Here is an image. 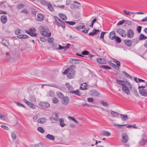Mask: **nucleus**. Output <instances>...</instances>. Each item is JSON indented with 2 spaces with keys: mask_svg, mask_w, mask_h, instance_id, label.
<instances>
[{
  "mask_svg": "<svg viewBox=\"0 0 147 147\" xmlns=\"http://www.w3.org/2000/svg\"><path fill=\"white\" fill-rule=\"evenodd\" d=\"M39 30L41 34L43 36L49 37L51 36V34L48 29H45L43 26H41L39 28Z\"/></svg>",
  "mask_w": 147,
  "mask_h": 147,
  "instance_id": "nucleus-1",
  "label": "nucleus"
},
{
  "mask_svg": "<svg viewBox=\"0 0 147 147\" xmlns=\"http://www.w3.org/2000/svg\"><path fill=\"white\" fill-rule=\"evenodd\" d=\"M64 74H66L67 77L69 78H72L74 77L75 71L72 69H68L65 70L63 72Z\"/></svg>",
  "mask_w": 147,
  "mask_h": 147,
  "instance_id": "nucleus-2",
  "label": "nucleus"
},
{
  "mask_svg": "<svg viewBox=\"0 0 147 147\" xmlns=\"http://www.w3.org/2000/svg\"><path fill=\"white\" fill-rule=\"evenodd\" d=\"M54 18L56 24L58 27H61L63 28H65V23L58 17L55 16Z\"/></svg>",
  "mask_w": 147,
  "mask_h": 147,
  "instance_id": "nucleus-3",
  "label": "nucleus"
},
{
  "mask_svg": "<svg viewBox=\"0 0 147 147\" xmlns=\"http://www.w3.org/2000/svg\"><path fill=\"white\" fill-rule=\"evenodd\" d=\"M25 32L32 37H35L37 35V34L35 33L36 29L34 28H30L28 30H26Z\"/></svg>",
  "mask_w": 147,
  "mask_h": 147,
  "instance_id": "nucleus-4",
  "label": "nucleus"
},
{
  "mask_svg": "<svg viewBox=\"0 0 147 147\" xmlns=\"http://www.w3.org/2000/svg\"><path fill=\"white\" fill-rule=\"evenodd\" d=\"M116 32L123 37H125L127 36V33L123 29L121 28L118 29L116 30Z\"/></svg>",
  "mask_w": 147,
  "mask_h": 147,
  "instance_id": "nucleus-5",
  "label": "nucleus"
},
{
  "mask_svg": "<svg viewBox=\"0 0 147 147\" xmlns=\"http://www.w3.org/2000/svg\"><path fill=\"white\" fill-rule=\"evenodd\" d=\"M129 140V138L127 135L125 134H122V142L124 143L127 142Z\"/></svg>",
  "mask_w": 147,
  "mask_h": 147,
  "instance_id": "nucleus-6",
  "label": "nucleus"
},
{
  "mask_svg": "<svg viewBox=\"0 0 147 147\" xmlns=\"http://www.w3.org/2000/svg\"><path fill=\"white\" fill-rule=\"evenodd\" d=\"M134 36V32L131 29L129 30L127 32V36L129 38H133Z\"/></svg>",
  "mask_w": 147,
  "mask_h": 147,
  "instance_id": "nucleus-7",
  "label": "nucleus"
},
{
  "mask_svg": "<svg viewBox=\"0 0 147 147\" xmlns=\"http://www.w3.org/2000/svg\"><path fill=\"white\" fill-rule=\"evenodd\" d=\"M39 105L45 108H48L50 106V105L48 103L44 102H40L39 103Z\"/></svg>",
  "mask_w": 147,
  "mask_h": 147,
  "instance_id": "nucleus-8",
  "label": "nucleus"
},
{
  "mask_svg": "<svg viewBox=\"0 0 147 147\" xmlns=\"http://www.w3.org/2000/svg\"><path fill=\"white\" fill-rule=\"evenodd\" d=\"M91 94L94 96L98 97L100 95V93L96 90H92L90 91Z\"/></svg>",
  "mask_w": 147,
  "mask_h": 147,
  "instance_id": "nucleus-9",
  "label": "nucleus"
},
{
  "mask_svg": "<svg viewBox=\"0 0 147 147\" xmlns=\"http://www.w3.org/2000/svg\"><path fill=\"white\" fill-rule=\"evenodd\" d=\"M139 92L140 94L142 96H147V92L146 90L144 89H139Z\"/></svg>",
  "mask_w": 147,
  "mask_h": 147,
  "instance_id": "nucleus-10",
  "label": "nucleus"
},
{
  "mask_svg": "<svg viewBox=\"0 0 147 147\" xmlns=\"http://www.w3.org/2000/svg\"><path fill=\"white\" fill-rule=\"evenodd\" d=\"M123 91L127 94L129 95L130 94V90L129 88L125 85L123 86L122 88Z\"/></svg>",
  "mask_w": 147,
  "mask_h": 147,
  "instance_id": "nucleus-11",
  "label": "nucleus"
},
{
  "mask_svg": "<svg viewBox=\"0 0 147 147\" xmlns=\"http://www.w3.org/2000/svg\"><path fill=\"white\" fill-rule=\"evenodd\" d=\"M58 115L57 114H55L54 115L52 116L49 118V120L50 121L54 120L56 121H59V117H58Z\"/></svg>",
  "mask_w": 147,
  "mask_h": 147,
  "instance_id": "nucleus-12",
  "label": "nucleus"
},
{
  "mask_svg": "<svg viewBox=\"0 0 147 147\" xmlns=\"http://www.w3.org/2000/svg\"><path fill=\"white\" fill-rule=\"evenodd\" d=\"M47 121L45 117H42L39 118L37 120V122L39 123L43 124L45 123Z\"/></svg>",
  "mask_w": 147,
  "mask_h": 147,
  "instance_id": "nucleus-13",
  "label": "nucleus"
},
{
  "mask_svg": "<svg viewBox=\"0 0 147 147\" xmlns=\"http://www.w3.org/2000/svg\"><path fill=\"white\" fill-rule=\"evenodd\" d=\"M96 60L100 64H105L107 63L106 60L102 58H97L96 59Z\"/></svg>",
  "mask_w": 147,
  "mask_h": 147,
  "instance_id": "nucleus-14",
  "label": "nucleus"
},
{
  "mask_svg": "<svg viewBox=\"0 0 147 147\" xmlns=\"http://www.w3.org/2000/svg\"><path fill=\"white\" fill-rule=\"evenodd\" d=\"M7 16L5 15H3L1 17V22L3 24H5L7 22Z\"/></svg>",
  "mask_w": 147,
  "mask_h": 147,
  "instance_id": "nucleus-15",
  "label": "nucleus"
},
{
  "mask_svg": "<svg viewBox=\"0 0 147 147\" xmlns=\"http://www.w3.org/2000/svg\"><path fill=\"white\" fill-rule=\"evenodd\" d=\"M109 37L111 40H113L115 39L116 37L115 31H113L110 32Z\"/></svg>",
  "mask_w": 147,
  "mask_h": 147,
  "instance_id": "nucleus-16",
  "label": "nucleus"
},
{
  "mask_svg": "<svg viewBox=\"0 0 147 147\" xmlns=\"http://www.w3.org/2000/svg\"><path fill=\"white\" fill-rule=\"evenodd\" d=\"M99 30L94 29L93 30L92 32L89 33V35L93 36L97 34V33L99 32Z\"/></svg>",
  "mask_w": 147,
  "mask_h": 147,
  "instance_id": "nucleus-17",
  "label": "nucleus"
},
{
  "mask_svg": "<svg viewBox=\"0 0 147 147\" xmlns=\"http://www.w3.org/2000/svg\"><path fill=\"white\" fill-rule=\"evenodd\" d=\"M69 99L68 97H66L64 98L62 101V103L63 104L67 105L68 103Z\"/></svg>",
  "mask_w": 147,
  "mask_h": 147,
  "instance_id": "nucleus-18",
  "label": "nucleus"
},
{
  "mask_svg": "<svg viewBox=\"0 0 147 147\" xmlns=\"http://www.w3.org/2000/svg\"><path fill=\"white\" fill-rule=\"evenodd\" d=\"M17 37L19 39H26L28 38L29 36L26 34H21L17 36Z\"/></svg>",
  "mask_w": 147,
  "mask_h": 147,
  "instance_id": "nucleus-19",
  "label": "nucleus"
},
{
  "mask_svg": "<svg viewBox=\"0 0 147 147\" xmlns=\"http://www.w3.org/2000/svg\"><path fill=\"white\" fill-rule=\"evenodd\" d=\"M37 20L38 21H42L44 20V16L40 13L37 14Z\"/></svg>",
  "mask_w": 147,
  "mask_h": 147,
  "instance_id": "nucleus-20",
  "label": "nucleus"
},
{
  "mask_svg": "<svg viewBox=\"0 0 147 147\" xmlns=\"http://www.w3.org/2000/svg\"><path fill=\"white\" fill-rule=\"evenodd\" d=\"M45 137L46 138L52 141L54 140L55 139L54 136L49 134H48Z\"/></svg>",
  "mask_w": 147,
  "mask_h": 147,
  "instance_id": "nucleus-21",
  "label": "nucleus"
},
{
  "mask_svg": "<svg viewBox=\"0 0 147 147\" xmlns=\"http://www.w3.org/2000/svg\"><path fill=\"white\" fill-rule=\"evenodd\" d=\"M111 114L112 115V117L113 118L117 117L119 115V114L118 113L113 111H111Z\"/></svg>",
  "mask_w": 147,
  "mask_h": 147,
  "instance_id": "nucleus-22",
  "label": "nucleus"
},
{
  "mask_svg": "<svg viewBox=\"0 0 147 147\" xmlns=\"http://www.w3.org/2000/svg\"><path fill=\"white\" fill-rule=\"evenodd\" d=\"M70 8L72 9H79V6L76 5L74 3L72 4L70 6Z\"/></svg>",
  "mask_w": 147,
  "mask_h": 147,
  "instance_id": "nucleus-23",
  "label": "nucleus"
},
{
  "mask_svg": "<svg viewBox=\"0 0 147 147\" xmlns=\"http://www.w3.org/2000/svg\"><path fill=\"white\" fill-rule=\"evenodd\" d=\"M70 92L75 94V95L78 96H81V92L78 90H77L73 91H71Z\"/></svg>",
  "mask_w": 147,
  "mask_h": 147,
  "instance_id": "nucleus-24",
  "label": "nucleus"
},
{
  "mask_svg": "<svg viewBox=\"0 0 147 147\" xmlns=\"http://www.w3.org/2000/svg\"><path fill=\"white\" fill-rule=\"evenodd\" d=\"M101 134L102 135L108 137L111 135V134L107 131H105L102 132Z\"/></svg>",
  "mask_w": 147,
  "mask_h": 147,
  "instance_id": "nucleus-25",
  "label": "nucleus"
},
{
  "mask_svg": "<svg viewBox=\"0 0 147 147\" xmlns=\"http://www.w3.org/2000/svg\"><path fill=\"white\" fill-rule=\"evenodd\" d=\"M125 44L126 45L129 47H130L132 45V42L130 40H125Z\"/></svg>",
  "mask_w": 147,
  "mask_h": 147,
  "instance_id": "nucleus-26",
  "label": "nucleus"
},
{
  "mask_svg": "<svg viewBox=\"0 0 147 147\" xmlns=\"http://www.w3.org/2000/svg\"><path fill=\"white\" fill-rule=\"evenodd\" d=\"M59 16L61 18L64 20H65L67 19L66 16L64 14L59 13Z\"/></svg>",
  "mask_w": 147,
  "mask_h": 147,
  "instance_id": "nucleus-27",
  "label": "nucleus"
},
{
  "mask_svg": "<svg viewBox=\"0 0 147 147\" xmlns=\"http://www.w3.org/2000/svg\"><path fill=\"white\" fill-rule=\"evenodd\" d=\"M47 6L49 9L51 11H54V10L53 8V6L51 3H47Z\"/></svg>",
  "mask_w": 147,
  "mask_h": 147,
  "instance_id": "nucleus-28",
  "label": "nucleus"
},
{
  "mask_svg": "<svg viewBox=\"0 0 147 147\" xmlns=\"http://www.w3.org/2000/svg\"><path fill=\"white\" fill-rule=\"evenodd\" d=\"M57 96L59 98L61 99L64 98V95L61 92H57Z\"/></svg>",
  "mask_w": 147,
  "mask_h": 147,
  "instance_id": "nucleus-29",
  "label": "nucleus"
},
{
  "mask_svg": "<svg viewBox=\"0 0 147 147\" xmlns=\"http://www.w3.org/2000/svg\"><path fill=\"white\" fill-rule=\"evenodd\" d=\"M59 122L61 126L64 127L65 125V124L64 123V120L63 118H60L59 119Z\"/></svg>",
  "mask_w": 147,
  "mask_h": 147,
  "instance_id": "nucleus-30",
  "label": "nucleus"
},
{
  "mask_svg": "<svg viewBox=\"0 0 147 147\" xmlns=\"http://www.w3.org/2000/svg\"><path fill=\"white\" fill-rule=\"evenodd\" d=\"M2 44L4 45L5 46H8L9 45V43L8 41L7 40L5 39H4L3 40Z\"/></svg>",
  "mask_w": 147,
  "mask_h": 147,
  "instance_id": "nucleus-31",
  "label": "nucleus"
},
{
  "mask_svg": "<svg viewBox=\"0 0 147 147\" xmlns=\"http://www.w3.org/2000/svg\"><path fill=\"white\" fill-rule=\"evenodd\" d=\"M125 82L124 81L118 80L117 79L116 80V82L119 84L122 85V87H123V86H124L125 85L124 84Z\"/></svg>",
  "mask_w": 147,
  "mask_h": 147,
  "instance_id": "nucleus-32",
  "label": "nucleus"
},
{
  "mask_svg": "<svg viewBox=\"0 0 147 147\" xmlns=\"http://www.w3.org/2000/svg\"><path fill=\"white\" fill-rule=\"evenodd\" d=\"M120 115L121 119L123 120L126 121L128 119V117L127 115H125L123 114H120Z\"/></svg>",
  "mask_w": 147,
  "mask_h": 147,
  "instance_id": "nucleus-33",
  "label": "nucleus"
},
{
  "mask_svg": "<svg viewBox=\"0 0 147 147\" xmlns=\"http://www.w3.org/2000/svg\"><path fill=\"white\" fill-rule=\"evenodd\" d=\"M147 38V37L144 34H141L139 37V40H145Z\"/></svg>",
  "mask_w": 147,
  "mask_h": 147,
  "instance_id": "nucleus-34",
  "label": "nucleus"
},
{
  "mask_svg": "<svg viewBox=\"0 0 147 147\" xmlns=\"http://www.w3.org/2000/svg\"><path fill=\"white\" fill-rule=\"evenodd\" d=\"M1 117L0 119H1L2 120H3L5 121H6L8 119V118L7 117V115L6 114H5L4 115H1Z\"/></svg>",
  "mask_w": 147,
  "mask_h": 147,
  "instance_id": "nucleus-35",
  "label": "nucleus"
},
{
  "mask_svg": "<svg viewBox=\"0 0 147 147\" xmlns=\"http://www.w3.org/2000/svg\"><path fill=\"white\" fill-rule=\"evenodd\" d=\"M27 105L30 108L33 109H35L36 108L35 106L33 104V103L29 102L28 104Z\"/></svg>",
  "mask_w": 147,
  "mask_h": 147,
  "instance_id": "nucleus-36",
  "label": "nucleus"
},
{
  "mask_svg": "<svg viewBox=\"0 0 147 147\" xmlns=\"http://www.w3.org/2000/svg\"><path fill=\"white\" fill-rule=\"evenodd\" d=\"M85 25H84L83 26H80L78 27H76L75 28L77 30H80L83 28L85 29Z\"/></svg>",
  "mask_w": 147,
  "mask_h": 147,
  "instance_id": "nucleus-37",
  "label": "nucleus"
},
{
  "mask_svg": "<svg viewBox=\"0 0 147 147\" xmlns=\"http://www.w3.org/2000/svg\"><path fill=\"white\" fill-rule=\"evenodd\" d=\"M147 141L145 139H143L140 142V144L142 146H144L146 142Z\"/></svg>",
  "mask_w": 147,
  "mask_h": 147,
  "instance_id": "nucleus-38",
  "label": "nucleus"
},
{
  "mask_svg": "<svg viewBox=\"0 0 147 147\" xmlns=\"http://www.w3.org/2000/svg\"><path fill=\"white\" fill-rule=\"evenodd\" d=\"M46 85L48 86H51L52 87H55V88H58V89L60 88V87H59V86L57 85L56 84H49L48 85Z\"/></svg>",
  "mask_w": 147,
  "mask_h": 147,
  "instance_id": "nucleus-39",
  "label": "nucleus"
},
{
  "mask_svg": "<svg viewBox=\"0 0 147 147\" xmlns=\"http://www.w3.org/2000/svg\"><path fill=\"white\" fill-rule=\"evenodd\" d=\"M82 85L84 86V87L82 86H81L80 88V89L82 90H85L86 89V87L87 86V84L86 83L82 84Z\"/></svg>",
  "mask_w": 147,
  "mask_h": 147,
  "instance_id": "nucleus-40",
  "label": "nucleus"
},
{
  "mask_svg": "<svg viewBox=\"0 0 147 147\" xmlns=\"http://www.w3.org/2000/svg\"><path fill=\"white\" fill-rule=\"evenodd\" d=\"M38 130L42 133H43L45 132V130L42 127H39L37 128Z\"/></svg>",
  "mask_w": 147,
  "mask_h": 147,
  "instance_id": "nucleus-41",
  "label": "nucleus"
},
{
  "mask_svg": "<svg viewBox=\"0 0 147 147\" xmlns=\"http://www.w3.org/2000/svg\"><path fill=\"white\" fill-rule=\"evenodd\" d=\"M68 118L69 119L71 120L74 121L76 123L78 124V121L73 117L69 116L68 117Z\"/></svg>",
  "mask_w": 147,
  "mask_h": 147,
  "instance_id": "nucleus-42",
  "label": "nucleus"
},
{
  "mask_svg": "<svg viewBox=\"0 0 147 147\" xmlns=\"http://www.w3.org/2000/svg\"><path fill=\"white\" fill-rule=\"evenodd\" d=\"M14 102L18 106L22 107L24 108H25V106L20 103L16 101H14Z\"/></svg>",
  "mask_w": 147,
  "mask_h": 147,
  "instance_id": "nucleus-43",
  "label": "nucleus"
},
{
  "mask_svg": "<svg viewBox=\"0 0 147 147\" xmlns=\"http://www.w3.org/2000/svg\"><path fill=\"white\" fill-rule=\"evenodd\" d=\"M55 95L54 92L52 90H50L49 92V95L51 97H53Z\"/></svg>",
  "mask_w": 147,
  "mask_h": 147,
  "instance_id": "nucleus-44",
  "label": "nucleus"
},
{
  "mask_svg": "<svg viewBox=\"0 0 147 147\" xmlns=\"http://www.w3.org/2000/svg\"><path fill=\"white\" fill-rule=\"evenodd\" d=\"M101 103L102 105L104 107H108L109 106L108 104L106 102H105L103 100L101 101Z\"/></svg>",
  "mask_w": 147,
  "mask_h": 147,
  "instance_id": "nucleus-45",
  "label": "nucleus"
},
{
  "mask_svg": "<svg viewBox=\"0 0 147 147\" xmlns=\"http://www.w3.org/2000/svg\"><path fill=\"white\" fill-rule=\"evenodd\" d=\"M110 65L117 70H118L119 69V67H118V66H117L116 65L112 63H111Z\"/></svg>",
  "mask_w": 147,
  "mask_h": 147,
  "instance_id": "nucleus-46",
  "label": "nucleus"
},
{
  "mask_svg": "<svg viewBox=\"0 0 147 147\" xmlns=\"http://www.w3.org/2000/svg\"><path fill=\"white\" fill-rule=\"evenodd\" d=\"M65 22L71 26L75 25L76 23L75 22L72 21H65Z\"/></svg>",
  "mask_w": 147,
  "mask_h": 147,
  "instance_id": "nucleus-47",
  "label": "nucleus"
},
{
  "mask_svg": "<svg viewBox=\"0 0 147 147\" xmlns=\"http://www.w3.org/2000/svg\"><path fill=\"white\" fill-rule=\"evenodd\" d=\"M122 73L123 74H124L127 77L129 78V79L132 78L125 71H123Z\"/></svg>",
  "mask_w": 147,
  "mask_h": 147,
  "instance_id": "nucleus-48",
  "label": "nucleus"
},
{
  "mask_svg": "<svg viewBox=\"0 0 147 147\" xmlns=\"http://www.w3.org/2000/svg\"><path fill=\"white\" fill-rule=\"evenodd\" d=\"M24 5L22 4H19L17 5L16 8L18 9H20L24 7Z\"/></svg>",
  "mask_w": 147,
  "mask_h": 147,
  "instance_id": "nucleus-49",
  "label": "nucleus"
},
{
  "mask_svg": "<svg viewBox=\"0 0 147 147\" xmlns=\"http://www.w3.org/2000/svg\"><path fill=\"white\" fill-rule=\"evenodd\" d=\"M40 145L41 146H43V144L42 143H40L39 144H33L32 145V147H38L40 146Z\"/></svg>",
  "mask_w": 147,
  "mask_h": 147,
  "instance_id": "nucleus-50",
  "label": "nucleus"
},
{
  "mask_svg": "<svg viewBox=\"0 0 147 147\" xmlns=\"http://www.w3.org/2000/svg\"><path fill=\"white\" fill-rule=\"evenodd\" d=\"M30 100L32 102H35L36 101V98L33 96H31L30 97Z\"/></svg>",
  "mask_w": 147,
  "mask_h": 147,
  "instance_id": "nucleus-51",
  "label": "nucleus"
},
{
  "mask_svg": "<svg viewBox=\"0 0 147 147\" xmlns=\"http://www.w3.org/2000/svg\"><path fill=\"white\" fill-rule=\"evenodd\" d=\"M53 103L56 104L58 102V100L57 98L55 97L53 98Z\"/></svg>",
  "mask_w": 147,
  "mask_h": 147,
  "instance_id": "nucleus-52",
  "label": "nucleus"
},
{
  "mask_svg": "<svg viewBox=\"0 0 147 147\" xmlns=\"http://www.w3.org/2000/svg\"><path fill=\"white\" fill-rule=\"evenodd\" d=\"M66 87L69 90L72 88V87L69 83H66L65 84Z\"/></svg>",
  "mask_w": 147,
  "mask_h": 147,
  "instance_id": "nucleus-53",
  "label": "nucleus"
},
{
  "mask_svg": "<svg viewBox=\"0 0 147 147\" xmlns=\"http://www.w3.org/2000/svg\"><path fill=\"white\" fill-rule=\"evenodd\" d=\"M132 93H133L136 96H137L138 95V94L136 90L135 89H133L132 90Z\"/></svg>",
  "mask_w": 147,
  "mask_h": 147,
  "instance_id": "nucleus-54",
  "label": "nucleus"
},
{
  "mask_svg": "<svg viewBox=\"0 0 147 147\" xmlns=\"http://www.w3.org/2000/svg\"><path fill=\"white\" fill-rule=\"evenodd\" d=\"M125 22V21L124 20H123L122 21H120L118 23L117 25L118 26L122 25Z\"/></svg>",
  "mask_w": 147,
  "mask_h": 147,
  "instance_id": "nucleus-55",
  "label": "nucleus"
},
{
  "mask_svg": "<svg viewBox=\"0 0 147 147\" xmlns=\"http://www.w3.org/2000/svg\"><path fill=\"white\" fill-rule=\"evenodd\" d=\"M21 30L20 29H17L15 32V33L16 35H19L20 33Z\"/></svg>",
  "mask_w": 147,
  "mask_h": 147,
  "instance_id": "nucleus-56",
  "label": "nucleus"
},
{
  "mask_svg": "<svg viewBox=\"0 0 147 147\" xmlns=\"http://www.w3.org/2000/svg\"><path fill=\"white\" fill-rule=\"evenodd\" d=\"M11 136L12 139L13 140L15 139L16 138V135L14 132H12L11 133Z\"/></svg>",
  "mask_w": 147,
  "mask_h": 147,
  "instance_id": "nucleus-57",
  "label": "nucleus"
},
{
  "mask_svg": "<svg viewBox=\"0 0 147 147\" xmlns=\"http://www.w3.org/2000/svg\"><path fill=\"white\" fill-rule=\"evenodd\" d=\"M40 3L42 4L45 5H47V4L48 3L47 1L44 0H42L40 1Z\"/></svg>",
  "mask_w": 147,
  "mask_h": 147,
  "instance_id": "nucleus-58",
  "label": "nucleus"
},
{
  "mask_svg": "<svg viewBox=\"0 0 147 147\" xmlns=\"http://www.w3.org/2000/svg\"><path fill=\"white\" fill-rule=\"evenodd\" d=\"M116 42L118 43H120L121 42V40L118 36H116Z\"/></svg>",
  "mask_w": 147,
  "mask_h": 147,
  "instance_id": "nucleus-59",
  "label": "nucleus"
},
{
  "mask_svg": "<svg viewBox=\"0 0 147 147\" xmlns=\"http://www.w3.org/2000/svg\"><path fill=\"white\" fill-rule=\"evenodd\" d=\"M89 51H83L82 53V54L84 55H89Z\"/></svg>",
  "mask_w": 147,
  "mask_h": 147,
  "instance_id": "nucleus-60",
  "label": "nucleus"
},
{
  "mask_svg": "<svg viewBox=\"0 0 147 147\" xmlns=\"http://www.w3.org/2000/svg\"><path fill=\"white\" fill-rule=\"evenodd\" d=\"M59 47L58 48H56V49L57 50L58 49L62 50L64 49H65V47H62L60 45H59Z\"/></svg>",
  "mask_w": 147,
  "mask_h": 147,
  "instance_id": "nucleus-61",
  "label": "nucleus"
},
{
  "mask_svg": "<svg viewBox=\"0 0 147 147\" xmlns=\"http://www.w3.org/2000/svg\"><path fill=\"white\" fill-rule=\"evenodd\" d=\"M114 62L116 63L118 67H120V62L119 61L115 60Z\"/></svg>",
  "mask_w": 147,
  "mask_h": 147,
  "instance_id": "nucleus-62",
  "label": "nucleus"
},
{
  "mask_svg": "<svg viewBox=\"0 0 147 147\" xmlns=\"http://www.w3.org/2000/svg\"><path fill=\"white\" fill-rule=\"evenodd\" d=\"M53 41V39L52 38L50 37L47 39V41L50 43L52 42Z\"/></svg>",
  "mask_w": 147,
  "mask_h": 147,
  "instance_id": "nucleus-63",
  "label": "nucleus"
},
{
  "mask_svg": "<svg viewBox=\"0 0 147 147\" xmlns=\"http://www.w3.org/2000/svg\"><path fill=\"white\" fill-rule=\"evenodd\" d=\"M123 12L125 14L127 15H129L130 12V11H126L125 10H124Z\"/></svg>",
  "mask_w": 147,
  "mask_h": 147,
  "instance_id": "nucleus-64",
  "label": "nucleus"
}]
</instances>
